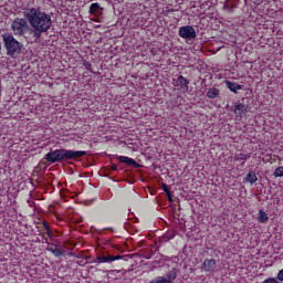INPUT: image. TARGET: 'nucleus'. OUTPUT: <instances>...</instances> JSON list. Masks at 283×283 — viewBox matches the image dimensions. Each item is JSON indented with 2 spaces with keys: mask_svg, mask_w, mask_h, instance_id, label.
I'll list each match as a JSON object with an SVG mask.
<instances>
[{
  "mask_svg": "<svg viewBox=\"0 0 283 283\" xmlns=\"http://www.w3.org/2000/svg\"><path fill=\"white\" fill-rule=\"evenodd\" d=\"M24 17L31 25L30 35L33 39H40L43 32H48L52 28V18L40 9H27L24 10Z\"/></svg>",
  "mask_w": 283,
  "mask_h": 283,
  "instance_id": "f257e3e1",
  "label": "nucleus"
},
{
  "mask_svg": "<svg viewBox=\"0 0 283 283\" xmlns=\"http://www.w3.org/2000/svg\"><path fill=\"white\" fill-rule=\"evenodd\" d=\"M85 151L83 150H65L57 149L46 154L48 163H59L61 160H76V158H82L85 156Z\"/></svg>",
  "mask_w": 283,
  "mask_h": 283,
  "instance_id": "f03ea898",
  "label": "nucleus"
},
{
  "mask_svg": "<svg viewBox=\"0 0 283 283\" xmlns=\"http://www.w3.org/2000/svg\"><path fill=\"white\" fill-rule=\"evenodd\" d=\"M11 30L15 36H31L30 35V25L28 24V20L23 18L15 19L11 24Z\"/></svg>",
  "mask_w": 283,
  "mask_h": 283,
  "instance_id": "7ed1b4c3",
  "label": "nucleus"
},
{
  "mask_svg": "<svg viewBox=\"0 0 283 283\" xmlns=\"http://www.w3.org/2000/svg\"><path fill=\"white\" fill-rule=\"evenodd\" d=\"M4 45L9 56H14L21 52V43L12 35H3Z\"/></svg>",
  "mask_w": 283,
  "mask_h": 283,
  "instance_id": "20e7f679",
  "label": "nucleus"
},
{
  "mask_svg": "<svg viewBox=\"0 0 283 283\" xmlns=\"http://www.w3.org/2000/svg\"><path fill=\"white\" fill-rule=\"evenodd\" d=\"M179 36H181V39H196V29H193V27L191 25H186V27H181L179 29Z\"/></svg>",
  "mask_w": 283,
  "mask_h": 283,
  "instance_id": "39448f33",
  "label": "nucleus"
},
{
  "mask_svg": "<svg viewBox=\"0 0 283 283\" xmlns=\"http://www.w3.org/2000/svg\"><path fill=\"white\" fill-rule=\"evenodd\" d=\"M116 260H123V256L120 255H112V254H106V255H101L96 258L97 264H103V263H112L116 262Z\"/></svg>",
  "mask_w": 283,
  "mask_h": 283,
  "instance_id": "423d86ee",
  "label": "nucleus"
},
{
  "mask_svg": "<svg viewBox=\"0 0 283 283\" xmlns=\"http://www.w3.org/2000/svg\"><path fill=\"white\" fill-rule=\"evenodd\" d=\"M202 269L211 273L216 270V260L213 259H206L202 264Z\"/></svg>",
  "mask_w": 283,
  "mask_h": 283,
  "instance_id": "0eeeda50",
  "label": "nucleus"
},
{
  "mask_svg": "<svg viewBox=\"0 0 283 283\" xmlns=\"http://www.w3.org/2000/svg\"><path fill=\"white\" fill-rule=\"evenodd\" d=\"M90 13L94 17H101L103 14V8L98 3H92L90 8Z\"/></svg>",
  "mask_w": 283,
  "mask_h": 283,
  "instance_id": "6e6552de",
  "label": "nucleus"
},
{
  "mask_svg": "<svg viewBox=\"0 0 283 283\" xmlns=\"http://www.w3.org/2000/svg\"><path fill=\"white\" fill-rule=\"evenodd\" d=\"M226 85L230 92H234V94H238V91L242 90V85L231 82V81H226Z\"/></svg>",
  "mask_w": 283,
  "mask_h": 283,
  "instance_id": "1a4fd4ad",
  "label": "nucleus"
},
{
  "mask_svg": "<svg viewBox=\"0 0 283 283\" xmlns=\"http://www.w3.org/2000/svg\"><path fill=\"white\" fill-rule=\"evenodd\" d=\"M177 87H181V90H189V81H187V78H185L182 75H180L177 78Z\"/></svg>",
  "mask_w": 283,
  "mask_h": 283,
  "instance_id": "9d476101",
  "label": "nucleus"
},
{
  "mask_svg": "<svg viewBox=\"0 0 283 283\" xmlns=\"http://www.w3.org/2000/svg\"><path fill=\"white\" fill-rule=\"evenodd\" d=\"M249 111L247 108V106L244 104H239L235 106L234 108V114H237V116H240L241 118L244 116V114H247Z\"/></svg>",
  "mask_w": 283,
  "mask_h": 283,
  "instance_id": "9b49d317",
  "label": "nucleus"
},
{
  "mask_svg": "<svg viewBox=\"0 0 283 283\" xmlns=\"http://www.w3.org/2000/svg\"><path fill=\"white\" fill-rule=\"evenodd\" d=\"M247 182H250V185H254V182H258V176L255 175V172H250L247 177H245Z\"/></svg>",
  "mask_w": 283,
  "mask_h": 283,
  "instance_id": "f8f14e48",
  "label": "nucleus"
},
{
  "mask_svg": "<svg viewBox=\"0 0 283 283\" xmlns=\"http://www.w3.org/2000/svg\"><path fill=\"white\" fill-rule=\"evenodd\" d=\"M118 160H119L120 163H124L125 165H136V160H134V159H132V158H129V157L120 156V157L118 158Z\"/></svg>",
  "mask_w": 283,
  "mask_h": 283,
  "instance_id": "ddd939ff",
  "label": "nucleus"
},
{
  "mask_svg": "<svg viewBox=\"0 0 283 283\" xmlns=\"http://www.w3.org/2000/svg\"><path fill=\"white\" fill-rule=\"evenodd\" d=\"M48 251L53 253V255H55V258H60V255H63V251H61V249H59L56 247H50V248H48Z\"/></svg>",
  "mask_w": 283,
  "mask_h": 283,
  "instance_id": "4468645a",
  "label": "nucleus"
},
{
  "mask_svg": "<svg viewBox=\"0 0 283 283\" xmlns=\"http://www.w3.org/2000/svg\"><path fill=\"white\" fill-rule=\"evenodd\" d=\"M258 220L259 222L264 223L269 220V214H266V212H264L263 210H260Z\"/></svg>",
  "mask_w": 283,
  "mask_h": 283,
  "instance_id": "2eb2a0df",
  "label": "nucleus"
},
{
  "mask_svg": "<svg viewBox=\"0 0 283 283\" xmlns=\"http://www.w3.org/2000/svg\"><path fill=\"white\" fill-rule=\"evenodd\" d=\"M219 91L217 88H210L207 93L208 98H217Z\"/></svg>",
  "mask_w": 283,
  "mask_h": 283,
  "instance_id": "dca6fc26",
  "label": "nucleus"
},
{
  "mask_svg": "<svg viewBox=\"0 0 283 283\" xmlns=\"http://www.w3.org/2000/svg\"><path fill=\"white\" fill-rule=\"evenodd\" d=\"M249 158H251V155L238 154L234 156V160H249Z\"/></svg>",
  "mask_w": 283,
  "mask_h": 283,
  "instance_id": "f3484780",
  "label": "nucleus"
},
{
  "mask_svg": "<svg viewBox=\"0 0 283 283\" xmlns=\"http://www.w3.org/2000/svg\"><path fill=\"white\" fill-rule=\"evenodd\" d=\"M274 178H282L283 176V166L276 168L273 172Z\"/></svg>",
  "mask_w": 283,
  "mask_h": 283,
  "instance_id": "a211bd4d",
  "label": "nucleus"
},
{
  "mask_svg": "<svg viewBox=\"0 0 283 283\" xmlns=\"http://www.w3.org/2000/svg\"><path fill=\"white\" fill-rule=\"evenodd\" d=\"M277 280H280V282H283V269L279 272Z\"/></svg>",
  "mask_w": 283,
  "mask_h": 283,
  "instance_id": "6ab92c4d",
  "label": "nucleus"
},
{
  "mask_svg": "<svg viewBox=\"0 0 283 283\" xmlns=\"http://www.w3.org/2000/svg\"><path fill=\"white\" fill-rule=\"evenodd\" d=\"M163 189H164V191H165L166 193H170L169 187L167 186V184H164V185H163Z\"/></svg>",
  "mask_w": 283,
  "mask_h": 283,
  "instance_id": "aec40b11",
  "label": "nucleus"
},
{
  "mask_svg": "<svg viewBox=\"0 0 283 283\" xmlns=\"http://www.w3.org/2000/svg\"><path fill=\"white\" fill-rule=\"evenodd\" d=\"M111 169H112L113 171H116V169H118V167H117L116 165H113V166L111 167Z\"/></svg>",
  "mask_w": 283,
  "mask_h": 283,
  "instance_id": "412c9836",
  "label": "nucleus"
},
{
  "mask_svg": "<svg viewBox=\"0 0 283 283\" xmlns=\"http://www.w3.org/2000/svg\"><path fill=\"white\" fill-rule=\"evenodd\" d=\"M166 195H167L168 200L171 202V192H168Z\"/></svg>",
  "mask_w": 283,
  "mask_h": 283,
  "instance_id": "4be33fe9",
  "label": "nucleus"
}]
</instances>
